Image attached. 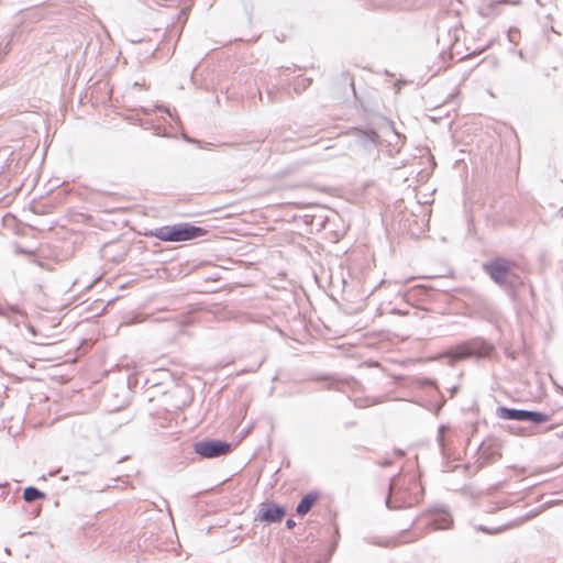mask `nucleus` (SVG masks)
<instances>
[{
  "mask_svg": "<svg viewBox=\"0 0 563 563\" xmlns=\"http://www.w3.org/2000/svg\"><path fill=\"white\" fill-rule=\"evenodd\" d=\"M558 390L563 395V387L562 386H558Z\"/></svg>",
  "mask_w": 563,
  "mask_h": 563,
  "instance_id": "obj_46",
  "label": "nucleus"
},
{
  "mask_svg": "<svg viewBox=\"0 0 563 563\" xmlns=\"http://www.w3.org/2000/svg\"><path fill=\"white\" fill-rule=\"evenodd\" d=\"M194 452L202 459H217L229 455L234 444L222 439H201L192 444Z\"/></svg>",
  "mask_w": 563,
  "mask_h": 563,
  "instance_id": "obj_6",
  "label": "nucleus"
},
{
  "mask_svg": "<svg viewBox=\"0 0 563 563\" xmlns=\"http://www.w3.org/2000/svg\"><path fill=\"white\" fill-rule=\"evenodd\" d=\"M184 324H190V320L187 319Z\"/></svg>",
  "mask_w": 563,
  "mask_h": 563,
  "instance_id": "obj_49",
  "label": "nucleus"
},
{
  "mask_svg": "<svg viewBox=\"0 0 563 563\" xmlns=\"http://www.w3.org/2000/svg\"><path fill=\"white\" fill-rule=\"evenodd\" d=\"M453 523L451 514L448 510L440 509L431 514L428 525L434 530L449 529Z\"/></svg>",
  "mask_w": 563,
  "mask_h": 563,
  "instance_id": "obj_9",
  "label": "nucleus"
},
{
  "mask_svg": "<svg viewBox=\"0 0 563 563\" xmlns=\"http://www.w3.org/2000/svg\"><path fill=\"white\" fill-rule=\"evenodd\" d=\"M560 438H563V431L559 434Z\"/></svg>",
  "mask_w": 563,
  "mask_h": 563,
  "instance_id": "obj_50",
  "label": "nucleus"
},
{
  "mask_svg": "<svg viewBox=\"0 0 563 563\" xmlns=\"http://www.w3.org/2000/svg\"><path fill=\"white\" fill-rule=\"evenodd\" d=\"M312 84V78H308V77H305V78H297L294 82V90L297 92V93H300L302 91H305L306 89H308Z\"/></svg>",
  "mask_w": 563,
  "mask_h": 563,
  "instance_id": "obj_19",
  "label": "nucleus"
},
{
  "mask_svg": "<svg viewBox=\"0 0 563 563\" xmlns=\"http://www.w3.org/2000/svg\"><path fill=\"white\" fill-rule=\"evenodd\" d=\"M495 354L496 347L492 342L482 336H475L448 347L442 356L450 358V363L454 364L468 358L492 360Z\"/></svg>",
  "mask_w": 563,
  "mask_h": 563,
  "instance_id": "obj_3",
  "label": "nucleus"
},
{
  "mask_svg": "<svg viewBox=\"0 0 563 563\" xmlns=\"http://www.w3.org/2000/svg\"><path fill=\"white\" fill-rule=\"evenodd\" d=\"M506 354H507V356H509L511 358H515V354L514 353L506 351Z\"/></svg>",
  "mask_w": 563,
  "mask_h": 563,
  "instance_id": "obj_43",
  "label": "nucleus"
},
{
  "mask_svg": "<svg viewBox=\"0 0 563 563\" xmlns=\"http://www.w3.org/2000/svg\"><path fill=\"white\" fill-rule=\"evenodd\" d=\"M444 429V426H440L439 427V433H441V431Z\"/></svg>",
  "mask_w": 563,
  "mask_h": 563,
  "instance_id": "obj_47",
  "label": "nucleus"
},
{
  "mask_svg": "<svg viewBox=\"0 0 563 563\" xmlns=\"http://www.w3.org/2000/svg\"><path fill=\"white\" fill-rule=\"evenodd\" d=\"M268 99L271 100L272 99V92L268 91Z\"/></svg>",
  "mask_w": 563,
  "mask_h": 563,
  "instance_id": "obj_48",
  "label": "nucleus"
},
{
  "mask_svg": "<svg viewBox=\"0 0 563 563\" xmlns=\"http://www.w3.org/2000/svg\"><path fill=\"white\" fill-rule=\"evenodd\" d=\"M501 529H503L501 527H499V528H497V529H494V530H490V529H488V528H487V527H485V526H478V527H477V530H478V531H483V532H486V533H497V532L501 531Z\"/></svg>",
  "mask_w": 563,
  "mask_h": 563,
  "instance_id": "obj_31",
  "label": "nucleus"
},
{
  "mask_svg": "<svg viewBox=\"0 0 563 563\" xmlns=\"http://www.w3.org/2000/svg\"><path fill=\"white\" fill-rule=\"evenodd\" d=\"M503 441L498 438L489 437L482 441L476 449L477 460L473 464H466L464 467L472 475L484 467L496 463L501 457Z\"/></svg>",
  "mask_w": 563,
  "mask_h": 563,
  "instance_id": "obj_5",
  "label": "nucleus"
},
{
  "mask_svg": "<svg viewBox=\"0 0 563 563\" xmlns=\"http://www.w3.org/2000/svg\"><path fill=\"white\" fill-rule=\"evenodd\" d=\"M555 427H556V424H552V426L548 427L547 431H551V430H553Z\"/></svg>",
  "mask_w": 563,
  "mask_h": 563,
  "instance_id": "obj_44",
  "label": "nucleus"
},
{
  "mask_svg": "<svg viewBox=\"0 0 563 563\" xmlns=\"http://www.w3.org/2000/svg\"><path fill=\"white\" fill-rule=\"evenodd\" d=\"M137 123L140 124V126H142L143 129H146V130H153V133L154 135L156 136H162V137H170V134L166 132V130L164 128H162L161 125H156L154 124L152 121H144V120H137Z\"/></svg>",
  "mask_w": 563,
  "mask_h": 563,
  "instance_id": "obj_16",
  "label": "nucleus"
},
{
  "mask_svg": "<svg viewBox=\"0 0 563 563\" xmlns=\"http://www.w3.org/2000/svg\"><path fill=\"white\" fill-rule=\"evenodd\" d=\"M136 111H140L141 113H143L144 115H150L151 113L153 112H165L166 114L169 115L170 119L175 120L177 123L180 122V119L178 115H174L169 108L165 107V106H159V104H156L154 108H147V107H139L135 109Z\"/></svg>",
  "mask_w": 563,
  "mask_h": 563,
  "instance_id": "obj_14",
  "label": "nucleus"
},
{
  "mask_svg": "<svg viewBox=\"0 0 563 563\" xmlns=\"http://www.w3.org/2000/svg\"><path fill=\"white\" fill-rule=\"evenodd\" d=\"M509 52L517 54L520 59L526 60V55L522 49H516L512 47L509 49Z\"/></svg>",
  "mask_w": 563,
  "mask_h": 563,
  "instance_id": "obj_32",
  "label": "nucleus"
},
{
  "mask_svg": "<svg viewBox=\"0 0 563 563\" xmlns=\"http://www.w3.org/2000/svg\"><path fill=\"white\" fill-rule=\"evenodd\" d=\"M482 269L514 303L520 300V292L527 286V278L517 271L515 261L495 256L485 261Z\"/></svg>",
  "mask_w": 563,
  "mask_h": 563,
  "instance_id": "obj_1",
  "label": "nucleus"
},
{
  "mask_svg": "<svg viewBox=\"0 0 563 563\" xmlns=\"http://www.w3.org/2000/svg\"><path fill=\"white\" fill-rule=\"evenodd\" d=\"M550 420V413L539 410L523 409L522 422H529L532 427H539Z\"/></svg>",
  "mask_w": 563,
  "mask_h": 563,
  "instance_id": "obj_11",
  "label": "nucleus"
},
{
  "mask_svg": "<svg viewBox=\"0 0 563 563\" xmlns=\"http://www.w3.org/2000/svg\"><path fill=\"white\" fill-rule=\"evenodd\" d=\"M537 3L540 5V7H545L548 3H550L552 0H536Z\"/></svg>",
  "mask_w": 563,
  "mask_h": 563,
  "instance_id": "obj_36",
  "label": "nucleus"
},
{
  "mask_svg": "<svg viewBox=\"0 0 563 563\" xmlns=\"http://www.w3.org/2000/svg\"><path fill=\"white\" fill-rule=\"evenodd\" d=\"M208 233L202 227L189 222H180L172 225H162L155 229L145 230L144 236L156 238L164 242H183L202 238Z\"/></svg>",
  "mask_w": 563,
  "mask_h": 563,
  "instance_id": "obj_4",
  "label": "nucleus"
},
{
  "mask_svg": "<svg viewBox=\"0 0 563 563\" xmlns=\"http://www.w3.org/2000/svg\"><path fill=\"white\" fill-rule=\"evenodd\" d=\"M507 37L510 43L514 45H517L520 40V31L517 27H510L507 31Z\"/></svg>",
  "mask_w": 563,
  "mask_h": 563,
  "instance_id": "obj_22",
  "label": "nucleus"
},
{
  "mask_svg": "<svg viewBox=\"0 0 563 563\" xmlns=\"http://www.w3.org/2000/svg\"><path fill=\"white\" fill-rule=\"evenodd\" d=\"M265 358H262L260 362L255 363L254 365H250V367H245L243 369L240 371L241 374H244V373H252V372H256L264 363Z\"/></svg>",
  "mask_w": 563,
  "mask_h": 563,
  "instance_id": "obj_26",
  "label": "nucleus"
},
{
  "mask_svg": "<svg viewBox=\"0 0 563 563\" xmlns=\"http://www.w3.org/2000/svg\"><path fill=\"white\" fill-rule=\"evenodd\" d=\"M475 230V224L472 216L467 217V232L468 234H473Z\"/></svg>",
  "mask_w": 563,
  "mask_h": 563,
  "instance_id": "obj_30",
  "label": "nucleus"
},
{
  "mask_svg": "<svg viewBox=\"0 0 563 563\" xmlns=\"http://www.w3.org/2000/svg\"><path fill=\"white\" fill-rule=\"evenodd\" d=\"M405 454H406L405 451L401 449H395L393 451V455H395L398 459H402L405 456Z\"/></svg>",
  "mask_w": 563,
  "mask_h": 563,
  "instance_id": "obj_34",
  "label": "nucleus"
},
{
  "mask_svg": "<svg viewBox=\"0 0 563 563\" xmlns=\"http://www.w3.org/2000/svg\"><path fill=\"white\" fill-rule=\"evenodd\" d=\"M504 3H509V4H512V5H520L521 4V0H495V1H492L490 4L488 5V10L490 12H494L495 9L499 5V4H504Z\"/></svg>",
  "mask_w": 563,
  "mask_h": 563,
  "instance_id": "obj_21",
  "label": "nucleus"
},
{
  "mask_svg": "<svg viewBox=\"0 0 563 563\" xmlns=\"http://www.w3.org/2000/svg\"><path fill=\"white\" fill-rule=\"evenodd\" d=\"M296 526V521L292 519V518H288L285 522V528L286 529H294Z\"/></svg>",
  "mask_w": 563,
  "mask_h": 563,
  "instance_id": "obj_33",
  "label": "nucleus"
},
{
  "mask_svg": "<svg viewBox=\"0 0 563 563\" xmlns=\"http://www.w3.org/2000/svg\"><path fill=\"white\" fill-rule=\"evenodd\" d=\"M375 463L380 467H389L394 464V460L391 456L387 455L382 460H377Z\"/></svg>",
  "mask_w": 563,
  "mask_h": 563,
  "instance_id": "obj_27",
  "label": "nucleus"
},
{
  "mask_svg": "<svg viewBox=\"0 0 563 563\" xmlns=\"http://www.w3.org/2000/svg\"><path fill=\"white\" fill-rule=\"evenodd\" d=\"M9 494V485L5 484V485H2V492L0 494V496H5Z\"/></svg>",
  "mask_w": 563,
  "mask_h": 563,
  "instance_id": "obj_35",
  "label": "nucleus"
},
{
  "mask_svg": "<svg viewBox=\"0 0 563 563\" xmlns=\"http://www.w3.org/2000/svg\"><path fill=\"white\" fill-rule=\"evenodd\" d=\"M423 494L418 476L400 471L389 479L385 506L389 510L411 508L422 500Z\"/></svg>",
  "mask_w": 563,
  "mask_h": 563,
  "instance_id": "obj_2",
  "label": "nucleus"
},
{
  "mask_svg": "<svg viewBox=\"0 0 563 563\" xmlns=\"http://www.w3.org/2000/svg\"><path fill=\"white\" fill-rule=\"evenodd\" d=\"M26 534H33V532L32 531L23 532V533H21V537H24Z\"/></svg>",
  "mask_w": 563,
  "mask_h": 563,
  "instance_id": "obj_45",
  "label": "nucleus"
},
{
  "mask_svg": "<svg viewBox=\"0 0 563 563\" xmlns=\"http://www.w3.org/2000/svg\"><path fill=\"white\" fill-rule=\"evenodd\" d=\"M366 542L383 548H390L397 545V542L391 539L369 538L366 539Z\"/></svg>",
  "mask_w": 563,
  "mask_h": 563,
  "instance_id": "obj_20",
  "label": "nucleus"
},
{
  "mask_svg": "<svg viewBox=\"0 0 563 563\" xmlns=\"http://www.w3.org/2000/svg\"><path fill=\"white\" fill-rule=\"evenodd\" d=\"M438 442H439V446H440V452H441V455L443 457V464H442V471L443 472H451L453 471L454 468L457 467V465H455L454 467H451L450 464H449V457H450V454L446 450V446H445V443L443 441V439L441 438V435L439 434L438 437Z\"/></svg>",
  "mask_w": 563,
  "mask_h": 563,
  "instance_id": "obj_17",
  "label": "nucleus"
},
{
  "mask_svg": "<svg viewBox=\"0 0 563 563\" xmlns=\"http://www.w3.org/2000/svg\"><path fill=\"white\" fill-rule=\"evenodd\" d=\"M459 391V387L457 386H453L450 388V394H451V397H454L456 395V393Z\"/></svg>",
  "mask_w": 563,
  "mask_h": 563,
  "instance_id": "obj_37",
  "label": "nucleus"
},
{
  "mask_svg": "<svg viewBox=\"0 0 563 563\" xmlns=\"http://www.w3.org/2000/svg\"><path fill=\"white\" fill-rule=\"evenodd\" d=\"M244 12L247 16V21L252 22L253 11H254V4L252 0H243L242 1Z\"/></svg>",
  "mask_w": 563,
  "mask_h": 563,
  "instance_id": "obj_23",
  "label": "nucleus"
},
{
  "mask_svg": "<svg viewBox=\"0 0 563 563\" xmlns=\"http://www.w3.org/2000/svg\"><path fill=\"white\" fill-rule=\"evenodd\" d=\"M343 383L341 380L331 378V382L328 385L329 389L342 390Z\"/></svg>",
  "mask_w": 563,
  "mask_h": 563,
  "instance_id": "obj_29",
  "label": "nucleus"
},
{
  "mask_svg": "<svg viewBox=\"0 0 563 563\" xmlns=\"http://www.w3.org/2000/svg\"><path fill=\"white\" fill-rule=\"evenodd\" d=\"M250 430H251V427L244 429L242 432V438L246 437V434L250 432Z\"/></svg>",
  "mask_w": 563,
  "mask_h": 563,
  "instance_id": "obj_39",
  "label": "nucleus"
},
{
  "mask_svg": "<svg viewBox=\"0 0 563 563\" xmlns=\"http://www.w3.org/2000/svg\"><path fill=\"white\" fill-rule=\"evenodd\" d=\"M413 385L421 387V388H438V383L435 379L430 377H415L412 380Z\"/></svg>",
  "mask_w": 563,
  "mask_h": 563,
  "instance_id": "obj_18",
  "label": "nucleus"
},
{
  "mask_svg": "<svg viewBox=\"0 0 563 563\" xmlns=\"http://www.w3.org/2000/svg\"><path fill=\"white\" fill-rule=\"evenodd\" d=\"M12 36H13V34H11L9 36L8 41L4 44L2 42L0 43V56H5L10 52L11 44H12Z\"/></svg>",
  "mask_w": 563,
  "mask_h": 563,
  "instance_id": "obj_25",
  "label": "nucleus"
},
{
  "mask_svg": "<svg viewBox=\"0 0 563 563\" xmlns=\"http://www.w3.org/2000/svg\"><path fill=\"white\" fill-rule=\"evenodd\" d=\"M346 134L353 136L355 144L365 151H372L380 144L378 132L371 126H352Z\"/></svg>",
  "mask_w": 563,
  "mask_h": 563,
  "instance_id": "obj_7",
  "label": "nucleus"
},
{
  "mask_svg": "<svg viewBox=\"0 0 563 563\" xmlns=\"http://www.w3.org/2000/svg\"><path fill=\"white\" fill-rule=\"evenodd\" d=\"M509 432L516 435H527V429L525 427H509Z\"/></svg>",
  "mask_w": 563,
  "mask_h": 563,
  "instance_id": "obj_28",
  "label": "nucleus"
},
{
  "mask_svg": "<svg viewBox=\"0 0 563 563\" xmlns=\"http://www.w3.org/2000/svg\"><path fill=\"white\" fill-rule=\"evenodd\" d=\"M46 494L35 486H27L23 490V499L25 503H34L38 499H45Z\"/></svg>",
  "mask_w": 563,
  "mask_h": 563,
  "instance_id": "obj_13",
  "label": "nucleus"
},
{
  "mask_svg": "<svg viewBox=\"0 0 563 563\" xmlns=\"http://www.w3.org/2000/svg\"><path fill=\"white\" fill-rule=\"evenodd\" d=\"M390 312H391V313H396V314H405V312H404L402 310L398 309V308H393V309L390 310Z\"/></svg>",
  "mask_w": 563,
  "mask_h": 563,
  "instance_id": "obj_38",
  "label": "nucleus"
},
{
  "mask_svg": "<svg viewBox=\"0 0 563 563\" xmlns=\"http://www.w3.org/2000/svg\"><path fill=\"white\" fill-rule=\"evenodd\" d=\"M287 514V508L275 501H266L261 505L256 519L265 523L280 522Z\"/></svg>",
  "mask_w": 563,
  "mask_h": 563,
  "instance_id": "obj_8",
  "label": "nucleus"
},
{
  "mask_svg": "<svg viewBox=\"0 0 563 563\" xmlns=\"http://www.w3.org/2000/svg\"><path fill=\"white\" fill-rule=\"evenodd\" d=\"M475 54H476V53H475V52H473V53H470V54H467V55H464V56H462V57L460 58V60L465 59V58L470 57L471 55H475Z\"/></svg>",
  "mask_w": 563,
  "mask_h": 563,
  "instance_id": "obj_40",
  "label": "nucleus"
},
{
  "mask_svg": "<svg viewBox=\"0 0 563 563\" xmlns=\"http://www.w3.org/2000/svg\"><path fill=\"white\" fill-rule=\"evenodd\" d=\"M339 538H340L339 527L335 526L333 541L329 548V556H331L335 552V550L338 548V543H339Z\"/></svg>",
  "mask_w": 563,
  "mask_h": 563,
  "instance_id": "obj_24",
  "label": "nucleus"
},
{
  "mask_svg": "<svg viewBox=\"0 0 563 563\" xmlns=\"http://www.w3.org/2000/svg\"><path fill=\"white\" fill-rule=\"evenodd\" d=\"M453 43H451L446 49H442L440 53H439V67L437 69V71H440L442 69H446L448 67H450L452 60H453V53L451 52V47H452Z\"/></svg>",
  "mask_w": 563,
  "mask_h": 563,
  "instance_id": "obj_15",
  "label": "nucleus"
},
{
  "mask_svg": "<svg viewBox=\"0 0 563 563\" xmlns=\"http://www.w3.org/2000/svg\"><path fill=\"white\" fill-rule=\"evenodd\" d=\"M492 43H493V41H490V42H489V43H488V44H487V45L482 49V52H484V51L488 49V48L490 47Z\"/></svg>",
  "mask_w": 563,
  "mask_h": 563,
  "instance_id": "obj_42",
  "label": "nucleus"
},
{
  "mask_svg": "<svg viewBox=\"0 0 563 563\" xmlns=\"http://www.w3.org/2000/svg\"><path fill=\"white\" fill-rule=\"evenodd\" d=\"M320 498V492L319 490H310L307 494H305L300 500L298 501L296 506V514L297 516L303 517L306 516L312 507L317 504V501Z\"/></svg>",
  "mask_w": 563,
  "mask_h": 563,
  "instance_id": "obj_10",
  "label": "nucleus"
},
{
  "mask_svg": "<svg viewBox=\"0 0 563 563\" xmlns=\"http://www.w3.org/2000/svg\"><path fill=\"white\" fill-rule=\"evenodd\" d=\"M496 417L503 420H512L522 422L523 409L510 408L507 406H498L496 408Z\"/></svg>",
  "mask_w": 563,
  "mask_h": 563,
  "instance_id": "obj_12",
  "label": "nucleus"
},
{
  "mask_svg": "<svg viewBox=\"0 0 563 563\" xmlns=\"http://www.w3.org/2000/svg\"><path fill=\"white\" fill-rule=\"evenodd\" d=\"M529 291H530L531 296L534 297V289L531 285H529Z\"/></svg>",
  "mask_w": 563,
  "mask_h": 563,
  "instance_id": "obj_41",
  "label": "nucleus"
}]
</instances>
